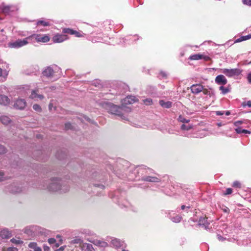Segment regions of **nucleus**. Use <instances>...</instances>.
I'll return each mask as SVG.
<instances>
[{
    "label": "nucleus",
    "mask_w": 251,
    "mask_h": 251,
    "mask_svg": "<svg viewBox=\"0 0 251 251\" xmlns=\"http://www.w3.org/2000/svg\"><path fill=\"white\" fill-rule=\"evenodd\" d=\"M44 188L50 191L60 193H65L69 189V186L66 183L63 182L61 180L57 178L50 179L49 184L44 185Z\"/></svg>",
    "instance_id": "obj_1"
},
{
    "label": "nucleus",
    "mask_w": 251,
    "mask_h": 251,
    "mask_svg": "<svg viewBox=\"0 0 251 251\" xmlns=\"http://www.w3.org/2000/svg\"><path fill=\"white\" fill-rule=\"evenodd\" d=\"M99 104L106 110L108 113L123 118V114L122 107L118 106L110 102L103 100L100 101Z\"/></svg>",
    "instance_id": "obj_2"
},
{
    "label": "nucleus",
    "mask_w": 251,
    "mask_h": 251,
    "mask_svg": "<svg viewBox=\"0 0 251 251\" xmlns=\"http://www.w3.org/2000/svg\"><path fill=\"white\" fill-rule=\"evenodd\" d=\"M151 171V169L149 168H146V167L144 166L137 167L133 169L131 173L134 176H131L129 179L131 180L142 179L143 180V178L150 175Z\"/></svg>",
    "instance_id": "obj_3"
},
{
    "label": "nucleus",
    "mask_w": 251,
    "mask_h": 251,
    "mask_svg": "<svg viewBox=\"0 0 251 251\" xmlns=\"http://www.w3.org/2000/svg\"><path fill=\"white\" fill-rule=\"evenodd\" d=\"M42 75L48 78L58 77L60 75V68L54 65L47 67L43 70Z\"/></svg>",
    "instance_id": "obj_4"
},
{
    "label": "nucleus",
    "mask_w": 251,
    "mask_h": 251,
    "mask_svg": "<svg viewBox=\"0 0 251 251\" xmlns=\"http://www.w3.org/2000/svg\"><path fill=\"white\" fill-rule=\"evenodd\" d=\"M29 36L24 39H18L14 42H9L8 47L10 48L18 49L27 45L30 42Z\"/></svg>",
    "instance_id": "obj_5"
},
{
    "label": "nucleus",
    "mask_w": 251,
    "mask_h": 251,
    "mask_svg": "<svg viewBox=\"0 0 251 251\" xmlns=\"http://www.w3.org/2000/svg\"><path fill=\"white\" fill-rule=\"evenodd\" d=\"M30 42L35 40L38 43H47L50 41V38L47 34H33L30 36Z\"/></svg>",
    "instance_id": "obj_6"
},
{
    "label": "nucleus",
    "mask_w": 251,
    "mask_h": 251,
    "mask_svg": "<svg viewBox=\"0 0 251 251\" xmlns=\"http://www.w3.org/2000/svg\"><path fill=\"white\" fill-rule=\"evenodd\" d=\"M221 72L223 73L226 76L229 77L238 76L241 73V71L238 68L234 69H222Z\"/></svg>",
    "instance_id": "obj_7"
},
{
    "label": "nucleus",
    "mask_w": 251,
    "mask_h": 251,
    "mask_svg": "<svg viewBox=\"0 0 251 251\" xmlns=\"http://www.w3.org/2000/svg\"><path fill=\"white\" fill-rule=\"evenodd\" d=\"M177 212H179V213L184 216H190L193 212V207L190 204H183L181 205L179 210L177 209Z\"/></svg>",
    "instance_id": "obj_8"
},
{
    "label": "nucleus",
    "mask_w": 251,
    "mask_h": 251,
    "mask_svg": "<svg viewBox=\"0 0 251 251\" xmlns=\"http://www.w3.org/2000/svg\"><path fill=\"white\" fill-rule=\"evenodd\" d=\"M39 227L36 226H30L26 227L24 229L25 234L31 237H34L39 232Z\"/></svg>",
    "instance_id": "obj_9"
},
{
    "label": "nucleus",
    "mask_w": 251,
    "mask_h": 251,
    "mask_svg": "<svg viewBox=\"0 0 251 251\" xmlns=\"http://www.w3.org/2000/svg\"><path fill=\"white\" fill-rule=\"evenodd\" d=\"M5 191L12 193H18L22 191V187L20 184L14 182L9 185Z\"/></svg>",
    "instance_id": "obj_10"
},
{
    "label": "nucleus",
    "mask_w": 251,
    "mask_h": 251,
    "mask_svg": "<svg viewBox=\"0 0 251 251\" xmlns=\"http://www.w3.org/2000/svg\"><path fill=\"white\" fill-rule=\"evenodd\" d=\"M166 214L167 217L174 223H178L182 220L181 216L176 214L173 211H168L166 212Z\"/></svg>",
    "instance_id": "obj_11"
},
{
    "label": "nucleus",
    "mask_w": 251,
    "mask_h": 251,
    "mask_svg": "<svg viewBox=\"0 0 251 251\" xmlns=\"http://www.w3.org/2000/svg\"><path fill=\"white\" fill-rule=\"evenodd\" d=\"M143 180L148 182L160 183L159 186L163 187L164 185H162L163 182H162L161 179L160 177H158L154 176H150L148 175V176H145L143 178Z\"/></svg>",
    "instance_id": "obj_12"
},
{
    "label": "nucleus",
    "mask_w": 251,
    "mask_h": 251,
    "mask_svg": "<svg viewBox=\"0 0 251 251\" xmlns=\"http://www.w3.org/2000/svg\"><path fill=\"white\" fill-rule=\"evenodd\" d=\"M0 9L3 13L7 14H10L11 12H14L18 10V8L16 6L5 5L3 4L0 6Z\"/></svg>",
    "instance_id": "obj_13"
},
{
    "label": "nucleus",
    "mask_w": 251,
    "mask_h": 251,
    "mask_svg": "<svg viewBox=\"0 0 251 251\" xmlns=\"http://www.w3.org/2000/svg\"><path fill=\"white\" fill-rule=\"evenodd\" d=\"M117 202L121 206V208H129L130 207V202L126 199H123L122 197H115Z\"/></svg>",
    "instance_id": "obj_14"
},
{
    "label": "nucleus",
    "mask_w": 251,
    "mask_h": 251,
    "mask_svg": "<svg viewBox=\"0 0 251 251\" xmlns=\"http://www.w3.org/2000/svg\"><path fill=\"white\" fill-rule=\"evenodd\" d=\"M26 104V102L25 99H18L15 101L14 107L17 109L22 110L25 107Z\"/></svg>",
    "instance_id": "obj_15"
},
{
    "label": "nucleus",
    "mask_w": 251,
    "mask_h": 251,
    "mask_svg": "<svg viewBox=\"0 0 251 251\" xmlns=\"http://www.w3.org/2000/svg\"><path fill=\"white\" fill-rule=\"evenodd\" d=\"M68 39V36L65 34H56L52 37V41L54 43H61Z\"/></svg>",
    "instance_id": "obj_16"
},
{
    "label": "nucleus",
    "mask_w": 251,
    "mask_h": 251,
    "mask_svg": "<svg viewBox=\"0 0 251 251\" xmlns=\"http://www.w3.org/2000/svg\"><path fill=\"white\" fill-rule=\"evenodd\" d=\"M138 100L137 98L133 96H128L122 101V105L132 104Z\"/></svg>",
    "instance_id": "obj_17"
},
{
    "label": "nucleus",
    "mask_w": 251,
    "mask_h": 251,
    "mask_svg": "<svg viewBox=\"0 0 251 251\" xmlns=\"http://www.w3.org/2000/svg\"><path fill=\"white\" fill-rule=\"evenodd\" d=\"M191 91L194 94H198L203 90V86L200 84H193L191 87Z\"/></svg>",
    "instance_id": "obj_18"
},
{
    "label": "nucleus",
    "mask_w": 251,
    "mask_h": 251,
    "mask_svg": "<svg viewBox=\"0 0 251 251\" xmlns=\"http://www.w3.org/2000/svg\"><path fill=\"white\" fill-rule=\"evenodd\" d=\"M199 225L205 229H209L210 222L205 217H201L199 220Z\"/></svg>",
    "instance_id": "obj_19"
},
{
    "label": "nucleus",
    "mask_w": 251,
    "mask_h": 251,
    "mask_svg": "<svg viewBox=\"0 0 251 251\" xmlns=\"http://www.w3.org/2000/svg\"><path fill=\"white\" fill-rule=\"evenodd\" d=\"M215 82L219 85H225L227 83V80L226 77L222 75H217L215 79Z\"/></svg>",
    "instance_id": "obj_20"
},
{
    "label": "nucleus",
    "mask_w": 251,
    "mask_h": 251,
    "mask_svg": "<svg viewBox=\"0 0 251 251\" xmlns=\"http://www.w3.org/2000/svg\"><path fill=\"white\" fill-rule=\"evenodd\" d=\"M139 39V37L137 35H129L126 36L124 39V42L128 44H132Z\"/></svg>",
    "instance_id": "obj_21"
},
{
    "label": "nucleus",
    "mask_w": 251,
    "mask_h": 251,
    "mask_svg": "<svg viewBox=\"0 0 251 251\" xmlns=\"http://www.w3.org/2000/svg\"><path fill=\"white\" fill-rule=\"evenodd\" d=\"M110 243L111 245L115 248H119L122 246L123 242L119 239L112 237L111 238Z\"/></svg>",
    "instance_id": "obj_22"
},
{
    "label": "nucleus",
    "mask_w": 251,
    "mask_h": 251,
    "mask_svg": "<svg viewBox=\"0 0 251 251\" xmlns=\"http://www.w3.org/2000/svg\"><path fill=\"white\" fill-rule=\"evenodd\" d=\"M189 59L192 60H198L201 59H203L204 60L207 61L209 59V57L208 56H205L201 54H195L192 55H191L189 57Z\"/></svg>",
    "instance_id": "obj_23"
},
{
    "label": "nucleus",
    "mask_w": 251,
    "mask_h": 251,
    "mask_svg": "<svg viewBox=\"0 0 251 251\" xmlns=\"http://www.w3.org/2000/svg\"><path fill=\"white\" fill-rule=\"evenodd\" d=\"M11 235V231L7 228H3L0 232V236L3 239H9Z\"/></svg>",
    "instance_id": "obj_24"
},
{
    "label": "nucleus",
    "mask_w": 251,
    "mask_h": 251,
    "mask_svg": "<svg viewBox=\"0 0 251 251\" xmlns=\"http://www.w3.org/2000/svg\"><path fill=\"white\" fill-rule=\"evenodd\" d=\"M37 91L38 90H32L29 97L30 98L35 100H37L38 99L42 100L44 98V96L43 95L38 94Z\"/></svg>",
    "instance_id": "obj_25"
},
{
    "label": "nucleus",
    "mask_w": 251,
    "mask_h": 251,
    "mask_svg": "<svg viewBox=\"0 0 251 251\" xmlns=\"http://www.w3.org/2000/svg\"><path fill=\"white\" fill-rule=\"evenodd\" d=\"M10 102V99L8 97L3 95H0V104L7 105Z\"/></svg>",
    "instance_id": "obj_26"
},
{
    "label": "nucleus",
    "mask_w": 251,
    "mask_h": 251,
    "mask_svg": "<svg viewBox=\"0 0 251 251\" xmlns=\"http://www.w3.org/2000/svg\"><path fill=\"white\" fill-rule=\"evenodd\" d=\"M81 248L82 251H92L93 249L92 244L86 243H82Z\"/></svg>",
    "instance_id": "obj_27"
},
{
    "label": "nucleus",
    "mask_w": 251,
    "mask_h": 251,
    "mask_svg": "<svg viewBox=\"0 0 251 251\" xmlns=\"http://www.w3.org/2000/svg\"><path fill=\"white\" fill-rule=\"evenodd\" d=\"M0 121L4 125H8L11 122L10 118L8 116L5 115H2L0 117Z\"/></svg>",
    "instance_id": "obj_28"
},
{
    "label": "nucleus",
    "mask_w": 251,
    "mask_h": 251,
    "mask_svg": "<svg viewBox=\"0 0 251 251\" xmlns=\"http://www.w3.org/2000/svg\"><path fill=\"white\" fill-rule=\"evenodd\" d=\"M159 104L163 108H169L172 106V102L170 101H165L164 100H160Z\"/></svg>",
    "instance_id": "obj_29"
},
{
    "label": "nucleus",
    "mask_w": 251,
    "mask_h": 251,
    "mask_svg": "<svg viewBox=\"0 0 251 251\" xmlns=\"http://www.w3.org/2000/svg\"><path fill=\"white\" fill-rule=\"evenodd\" d=\"M91 41L93 43L103 42V43L108 44L107 43L106 40L104 39L103 38H102L101 37L99 36L93 38L91 39Z\"/></svg>",
    "instance_id": "obj_30"
},
{
    "label": "nucleus",
    "mask_w": 251,
    "mask_h": 251,
    "mask_svg": "<svg viewBox=\"0 0 251 251\" xmlns=\"http://www.w3.org/2000/svg\"><path fill=\"white\" fill-rule=\"evenodd\" d=\"M94 243L97 246L103 248H105L108 246V244L107 243V242L103 241L96 240L95 241Z\"/></svg>",
    "instance_id": "obj_31"
},
{
    "label": "nucleus",
    "mask_w": 251,
    "mask_h": 251,
    "mask_svg": "<svg viewBox=\"0 0 251 251\" xmlns=\"http://www.w3.org/2000/svg\"><path fill=\"white\" fill-rule=\"evenodd\" d=\"M235 131L238 134H241V133H245V134H250L251 131L244 129H242L240 127H237L235 128Z\"/></svg>",
    "instance_id": "obj_32"
},
{
    "label": "nucleus",
    "mask_w": 251,
    "mask_h": 251,
    "mask_svg": "<svg viewBox=\"0 0 251 251\" xmlns=\"http://www.w3.org/2000/svg\"><path fill=\"white\" fill-rule=\"evenodd\" d=\"M203 94L205 95L211 97L213 95V91L211 88H205L203 87V90L202 91Z\"/></svg>",
    "instance_id": "obj_33"
},
{
    "label": "nucleus",
    "mask_w": 251,
    "mask_h": 251,
    "mask_svg": "<svg viewBox=\"0 0 251 251\" xmlns=\"http://www.w3.org/2000/svg\"><path fill=\"white\" fill-rule=\"evenodd\" d=\"M219 90L221 91V93L223 95H225L230 92V89L229 88L225 87L223 86H221L219 87Z\"/></svg>",
    "instance_id": "obj_34"
},
{
    "label": "nucleus",
    "mask_w": 251,
    "mask_h": 251,
    "mask_svg": "<svg viewBox=\"0 0 251 251\" xmlns=\"http://www.w3.org/2000/svg\"><path fill=\"white\" fill-rule=\"evenodd\" d=\"M75 30L69 28H65L63 29V33H66L70 35H74Z\"/></svg>",
    "instance_id": "obj_35"
},
{
    "label": "nucleus",
    "mask_w": 251,
    "mask_h": 251,
    "mask_svg": "<svg viewBox=\"0 0 251 251\" xmlns=\"http://www.w3.org/2000/svg\"><path fill=\"white\" fill-rule=\"evenodd\" d=\"M37 25H42L44 26H47L50 25V23L48 22L44 21V20H39L37 22Z\"/></svg>",
    "instance_id": "obj_36"
},
{
    "label": "nucleus",
    "mask_w": 251,
    "mask_h": 251,
    "mask_svg": "<svg viewBox=\"0 0 251 251\" xmlns=\"http://www.w3.org/2000/svg\"><path fill=\"white\" fill-rule=\"evenodd\" d=\"M28 247L34 250V251H35L37 248H38L39 247L37 246V244L36 242H30L28 244Z\"/></svg>",
    "instance_id": "obj_37"
},
{
    "label": "nucleus",
    "mask_w": 251,
    "mask_h": 251,
    "mask_svg": "<svg viewBox=\"0 0 251 251\" xmlns=\"http://www.w3.org/2000/svg\"><path fill=\"white\" fill-rule=\"evenodd\" d=\"M178 121L183 123H187L189 122V120L185 119L183 116L179 115L178 118Z\"/></svg>",
    "instance_id": "obj_38"
},
{
    "label": "nucleus",
    "mask_w": 251,
    "mask_h": 251,
    "mask_svg": "<svg viewBox=\"0 0 251 251\" xmlns=\"http://www.w3.org/2000/svg\"><path fill=\"white\" fill-rule=\"evenodd\" d=\"M144 104L147 105H150L152 103V100L151 98H147L143 100Z\"/></svg>",
    "instance_id": "obj_39"
},
{
    "label": "nucleus",
    "mask_w": 251,
    "mask_h": 251,
    "mask_svg": "<svg viewBox=\"0 0 251 251\" xmlns=\"http://www.w3.org/2000/svg\"><path fill=\"white\" fill-rule=\"evenodd\" d=\"M33 109L38 112H40L42 111V108L41 106L37 104H35L33 105Z\"/></svg>",
    "instance_id": "obj_40"
},
{
    "label": "nucleus",
    "mask_w": 251,
    "mask_h": 251,
    "mask_svg": "<svg viewBox=\"0 0 251 251\" xmlns=\"http://www.w3.org/2000/svg\"><path fill=\"white\" fill-rule=\"evenodd\" d=\"M83 33L82 32H78L76 30H75L74 35H75V37H81L83 36Z\"/></svg>",
    "instance_id": "obj_41"
},
{
    "label": "nucleus",
    "mask_w": 251,
    "mask_h": 251,
    "mask_svg": "<svg viewBox=\"0 0 251 251\" xmlns=\"http://www.w3.org/2000/svg\"><path fill=\"white\" fill-rule=\"evenodd\" d=\"M192 128L191 126H187L184 124H183L181 126V129L182 130H188Z\"/></svg>",
    "instance_id": "obj_42"
},
{
    "label": "nucleus",
    "mask_w": 251,
    "mask_h": 251,
    "mask_svg": "<svg viewBox=\"0 0 251 251\" xmlns=\"http://www.w3.org/2000/svg\"><path fill=\"white\" fill-rule=\"evenodd\" d=\"M232 186L236 188H241V185L240 182L235 181L232 184Z\"/></svg>",
    "instance_id": "obj_43"
},
{
    "label": "nucleus",
    "mask_w": 251,
    "mask_h": 251,
    "mask_svg": "<svg viewBox=\"0 0 251 251\" xmlns=\"http://www.w3.org/2000/svg\"><path fill=\"white\" fill-rule=\"evenodd\" d=\"M232 192V189L230 188H228L224 192V195H227L231 194Z\"/></svg>",
    "instance_id": "obj_44"
},
{
    "label": "nucleus",
    "mask_w": 251,
    "mask_h": 251,
    "mask_svg": "<svg viewBox=\"0 0 251 251\" xmlns=\"http://www.w3.org/2000/svg\"><path fill=\"white\" fill-rule=\"evenodd\" d=\"M65 128L66 130L71 129L73 128V126L70 123H67L65 125Z\"/></svg>",
    "instance_id": "obj_45"
},
{
    "label": "nucleus",
    "mask_w": 251,
    "mask_h": 251,
    "mask_svg": "<svg viewBox=\"0 0 251 251\" xmlns=\"http://www.w3.org/2000/svg\"><path fill=\"white\" fill-rule=\"evenodd\" d=\"M5 148L3 146L0 145V154L5 153Z\"/></svg>",
    "instance_id": "obj_46"
},
{
    "label": "nucleus",
    "mask_w": 251,
    "mask_h": 251,
    "mask_svg": "<svg viewBox=\"0 0 251 251\" xmlns=\"http://www.w3.org/2000/svg\"><path fill=\"white\" fill-rule=\"evenodd\" d=\"M242 2L244 4L251 6V0H242Z\"/></svg>",
    "instance_id": "obj_47"
},
{
    "label": "nucleus",
    "mask_w": 251,
    "mask_h": 251,
    "mask_svg": "<svg viewBox=\"0 0 251 251\" xmlns=\"http://www.w3.org/2000/svg\"><path fill=\"white\" fill-rule=\"evenodd\" d=\"M11 242L13 243H15L16 244H21V243H22L23 242L21 240H16V239H12L11 240Z\"/></svg>",
    "instance_id": "obj_48"
},
{
    "label": "nucleus",
    "mask_w": 251,
    "mask_h": 251,
    "mask_svg": "<svg viewBox=\"0 0 251 251\" xmlns=\"http://www.w3.org/2000/svg\"><path fill=\"white\" fill-rule=\"evenodd\" d=\"M48 242L50 244H53L56 242V240L53 238H50L48 239Z\"/></svg>",
    "instance_id": "obj_49"
},
{
    "label": "nucleus",
    "mask_w": 251,
    "mask_h": 251,
    "mask_svg": "<svg viewBox=\"0 0 251 251\" xmlns=\"http://www.w3.org/2000/svg\"><path fill=\"white\" fill-rule=\"evenodd\" d=\"M245 38V36H242L240 37V38H238L237 39H236V42H242L243 41H245L246 39Z\"/></svg>",
    "instance_id": "obj_50"
},
{
    "label": "nucleus",
    "mask_w": 251,
    "mask_h": 251,
    "mask_svg": "<svg viewBox=\"0 0 251 251\" xmlns=\"http://www.w3.org/2000/svg\"><path fill=\"white\" fill-rule=\"evenodd\" d=\"M243 122L242 121H237L234 123V125L235 126L239 127V126L241 125Z\"/></svg>",
    "instance_id": "obj_51"
},
{
    "label": "nucleus",
    "mask_w": 251,
    "mask_h": 251,
    "mask_svg": "<svg viewBox=\"0 0 251 251\" xmlns=\"http://www.w3.org/2000/svg\"><path fill=\"white\" fill-rule=\"evenodd\" d=\"M225 111H217L215 112L217 116H221L224 114Z\"/></svg>",
    "instance_id": "obj_52"
},
{
    "label": "nucleus",
    "mask_w": 251,
    "mask_h": 251,
    "mask_svg": "<svg viewBox=\"0 0 251 251\" xmlns=\"http://www.w3.org/2000/svg\"><path fill=\"white\" fill-rule=\"evenodd\" d=\"M4 174L3 172L0 171V181L4 180Z\"/></svg>",
    "instance_id": "obj_53"
},
{
    "label": "nucleus",
    "mask_w": 251,
    "mask_h": 251,
    "mask_svg": "<svg viewBox=\"0 0 251 251\" xmlns=\"http://www.w3.org/2000/svg\"><path fill=\"white\" fill-rule=\"evenodd\" d=\"M247 79L249 82L251 84V72L248 75Z\"/></svg>",
    "instance_id": "obj_54"
},
{
    "label": "nucleus",
    "mask_w": 251,
    "mask_h": 251,
    "mask_svg": "<svg viewBox=\"0 0 251 251\" xmlns=\"http://www.w3.org/2000/svg\"><path fill=\"white\" fill-rule=\"evenodd\" d=\"M81 242H82V240L80 239H76L74 240V243H80H80H81Z\"/></svg>",
    "instance_id": "obj_55"
},
{
    "label": "nucleus",
    "mask_w": 251,
    "mask_h": 251,
    "mask_svg": "<svg viewBox=\"0 0 251 251\" xmlns=\"http://www.w3.org/2000/svg\"><path fill=\"white\" fill-rule=\"evenodd\" d=\"M94 186L97 187H100L101 189H104V186L102 184H94Z\"/></svg>",
    "instance_id": "obj_56"
},
{
    "label": "nucleus",
    "mask_w": 251,
    "mask_h": 251,
    "mask_svg": "<svg viewBox=\"0 0 251 251\" xmlns=\"http://www.w3.org/2000/svg\"><path fill=\"white\" fill-rule=\"evenodd\" d=\"M160 75L162 77H166L167 76V74L166 73L163 71L160 72Z\"/></svg>",
    "instance_id": "obj_57"
},
{
    "label": "nucleus",
    "mask_w": 251,
    "mask_h": 251,
    "mask_svg": "<svg viewBox=\"0 0 251 251\" xmlns=\"http://www.w3.org/2000/svg\"><path fill=\"white\" fill-rule=\"evenodd\" d=\"M8 251H18L16 248H9L8 249Z\"/></svg>",
    "instance_id": "obj_58"
},
{
    "label": "nucleus",
    "mask_w": 251,
    "mask_h": 251,
    "mask_svg": "<svg viewBox=\"0 0 251 251\" xmlns=\"http://www.w3.org/2000/svg\"><path fill=\"white\" fill-rule=\"evenodd\" d=\"M43 249L44 251H50V248L47 245H44Z\"/></svg>",
    "instance_id": "obj_59"
},
{
    "label": "nucleus",
    "mask_w": 251,
    "mask_h": 251,
    "mask_svg": "<svg viewBox=\"0 0 251 251\" xmlns=\"http://www.w3.org/2000/svg\"><path fill=\"white\" fill-rule=\"evenodd\" d=\"M223 211L225 213H229V209L228 207H225L223 209Z\"/></svg>",
    "instance_id": "obj_60"
},
{
    "label": "nucleus",
    "mask_w": 251,
    "mask_h": 251,
    "mask_svg": "<svg viewBox=\"0 0 251 251\" xmlns=\"http://www.w3.org/2000/svg\"><path fill=\"white\" fill-rule=\"evenodd\" d=\"M65 249L64 246H62L60 247L59 249L56 250L55 251H63Z\"/></svg>",
    "instance_id": "obj_61"
},
{
    "label": "nucleus",
    "mask_w": 251,
    "mask_h": 251,
    "mask_svg": "<svg viewBox=\"0 0 251 251\" xmlns=\"http://www.w3.org/2000/svg\"><path fill=\"white\" fill-rule=\"evenodd\" d=\"M245 105L248 106L249 107H251V101H247Z\"/></svg>",
    "instance_id": "obj_62"
},
{
    "label": "nucleus",
    "mask_w": 251,
    "mask_h": 251,
    "mask_svg": "<svg viewBox=\"0 0 251 251\" xmlns=\"http://www.w3.org/2000/svg\"><path fill=\"white\" fill-rule=\"evenodd\" d=\"M218 238L220 241H224L225 240V238L222 237L221 235H218Z\"/></svg>",
    "instance_id": "obj_63"
},
{
    "label": "nucleus",
    "mask_w": 251,
    "mask_h": 251,
    "mask_svg": "<svg viewBox=\"0 0 251 251\" xmlns=\"http://www.w3.org/2000/svg\"><path fill=\"white\" fill-rule=\"evenodd\" d=\"M246 40L251 38V34H249L245 36Z\"/></svg>",
    "instance_id": "obj_64"
}]
</instances>
